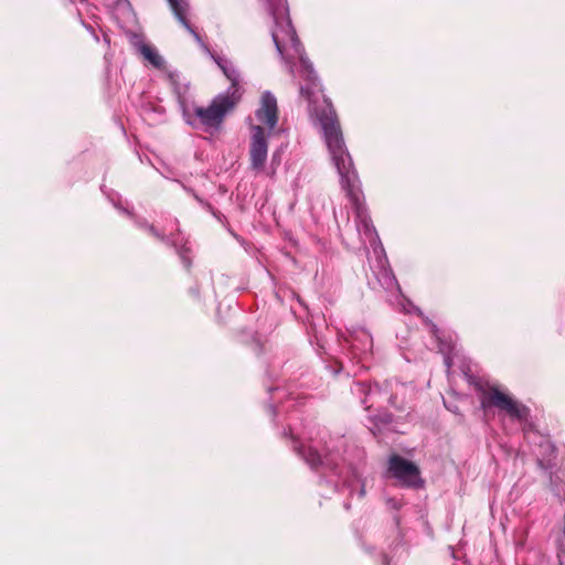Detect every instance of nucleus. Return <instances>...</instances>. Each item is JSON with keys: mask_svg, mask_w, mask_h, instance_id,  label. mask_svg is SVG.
Masks as SVG:
<instances>
[{"mask_svg": "<svg viewBox=\"0 0 565 565\" xmlns=\"http://www.w3.org/2000/svg\"><path fill=\"white\" fill-rule=\"evenodd\" d=\"M300 74L306 82V84L300 86V97L308 103L309 113L319 120L322 127L327 147L340 175L341 188L345 191L347 198L352 203L356 217L365 228H373L371 220L366 214L362 192L358 184V174L353 168L352 158L345 147L337 113L328 97L323 98L326 104L323 109H319L316 106L315 96L317 93H322V86L311 63L302 57L300 58Z\"/></svg>", "mask_w": 565, "mask_h": 565, "instance_id": "obj_1", "label": "nucleus"}, {"mask_svg": "<svg viewBox=\"0 0 565 565\" xmlns=\"http://www.w3.org/2000/svg\"><path fill=\"white\" fill-rule=\"evenodd\" d=\"M239 96L232 94H220L213 98L207 107L180 100L184 120L194 127H204L205 130L218 129L226 115L235 108Z\"/></svg>", "mask_w": 565, "mask_h": 565, "instance_id": "obj_2", "label": "nucleus"}, {"mask_svg": "<svg viewBox=\"0 0 565 565\" xmlns=\"http://www.w3.org/2000/svg\"><path fill=\"white\" fill-rule=\"evenodd\" d=\"M270 11L275 25L271 30L273 41L281 56L290 51L299 53V40L288 15L286 0H264Z\"/></svg>", "mask_w": 565, "mask_h": 565, "instance_id": "obj_3", "label": "nucleus"}, {"mask_svg": "<svg viewBox=\"0 0 565 565\" xmlns=\"http://www.w3.org/2000/svg\"><path fill=\"white\" fill-rule=\"evenodd\" d=\"M480 405L483 409L497 408L504 412L513 419L524 420L529 417L530 409L515 401L510 394L494 385H479Z\"/></svg>", "mask_w": 565, "mask_h": 565, "instance_id": "obj_4", "label": "nucleus"}, {"mask_svg": "<svg viewBox=\"0 0 565 565\" xmlns=\"http://www.w3.org/2000/svg\"><path fill=\"white\" fill-rule=\"evenodd\" d=\"M387 472L407 488L424 486L418 466L399 455L394 454L388 458Z\"/></svg>", "mask_w": 565, "mask_h": 565, "instance_id": "obj_5", "label": "nucleus"}, {"mask_svg": "<svg viewBox=\"0 0 565 565\" xmlns=\"http://www.w3.org/2000/svg\"><path fill=\"white\" fill-rule=\"evenodd\" d=\"M252 139L249 146L250 168L255 171L263 170L267 160V137L265 130L260 126H252Z\"/></svg>", "mask_w": 565, "mask_h": 565, "instance_id": "obj_6", "label": "nucleus"}, {"mask_svg": "<svg viewBox=\"0 0 565 565\" xmlns=\"http://www.w3.org/2000/svg\"><path fill=\"white\" fill-rule=\"evenodd\" d=\"M257 119L265 124L269 129L276 127L278 121V106L276 97L265 92L260 98V107L256 110Z\"/></svg>", "mask_w": 565, "mask_h": 565, "instance_id": "obj_7", "label": "nucleus"}, {"mask_svg": "<svg viewBox=\"0 0 565 565\" xmlns=\"http://www.w3.org/2000/svg\"><path fill=\"white\" fill-rule=\"evenodd\" d=\"M294 441V450L315 470L321 467L334 469L335 465L331 463L328 459L323 460L317 449L312 447L302 446L297 438L291 437Z\"/></svg>", "mask_w": 565, "mask_h": 565, "instance_id": "obj_8", "label": "nucleus"}, {"mask_svg": "<svg viewBox=\"0 0 565 565\" xmlns=\"http://www.w3.org/2000/svg\"><path fill=\"white\" fill-rule=\"evenodd\" d=\"M138 50L140 54L143 56V58L147 60L153 67L158 70L164 68V60L156 50V47L146 43H141Z\"/></svg>", "mask_w": 565, "mask_h": 565, "instance_id": "obj_9", "label": "nucleus"}, {"mask_svg": "<svg viewBox=\"0 0 565 565\" xmlns=\"http://www.w3.org/2000/svg\"><path fill=\"white\" fill-rule=\"evenodd\" d=\"M179 258H181L185 270H190L193 260V246L189 241H185L179 248Z\"/></svg>", "mask_w": 565, "mask_h": 565, "instance_id": "obj_10", "label": "nucleus"}, {"mask_svg": "<svg viewBox=\"0 0 565 565\" xmlns=\"http://www.w3.org/2000/svg\"><path fill=\"white\" fill-rule=\"evenodd\" d=\"M218 66L222 68L224 75L227 77L228 81L232 83V87L235 88L238 85L239 81V74L236 70L233 67H227L226 65L222 64L221 62H217Z\"/></svg>", "mask_w": 565, "mask_h": 565, "instance_id": "obj_11", "label": "nucleus"}, {"mask_svg": "<svg viewBox=\"0 0 565 565\" xmlns=\"http://www.w3.org/2000/svg\"><path fill=\"white\" fill-rule=\"evenodd\" d=\"M183 10H184L183 1L179 0V13H178L179 22L182 23L186 29L190 30V25H189L188 21L185 20Z\"/></svg>", "mask_w": 565, "mask_h": 565, "instance_id": "obj_12", "label": "nucleus"}, {"mask_svg": "<svg viewBox=\"0 0 565 565\" xmlns=\"http://www.w3.org/2000/svg\"><path fill=\"white\" fill-rule=\"evenodd\" d=\"M172 11L177 14V0H168Z\"/></svg>", "mask_w": 565, "mask_h": 565, "instance_id": "obj_13", "label": "nucleus"}, {"mask_svg": "<svg viewBox=\"0 0 565 565\" xmlns=\"http://www.w3.org/2000/svg\"><path fill=\"white\" fill-rule=\"evenodd\" d=\"M388 502L392 503L393 508L398 509V504L395 500L391 499V500H388Z\"/></svg>", "mask_w": 565, "mask_h": 565, "instance_id": "obj_14", "label": "nucleus"}, {"mask_svg": "<svg viewBox=\"0 0 565 565\" xmlns=\"http://www.w3.org/2000/svg\"><path fill=\"white\" fill-rule=\"evenodd\" d=\"M149 231H150L153 235L158 236V233L156 232V230L153 228V226H149Z\"/></svg>", "mask_w": 565, "mask_h": 565, "instance_id": "obj_15", "label": "nucleus"}, {"mask_svg": "<svg viewBox=\"0 0 565 565\" xmlns=\"http://www.w3.org/2000/svg\"><path fill=\"white\" fill-rule=\"evenodd\" d=\"M359 386L364 390L365 388V384L364 383H360Z\"/></svg>", "mask_w": 565, "mask_h": 565, "instance_id": "obj_16", "label": "nucleus"}]
</instances>
